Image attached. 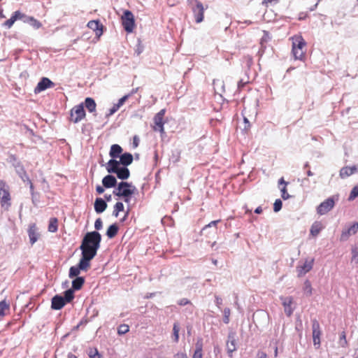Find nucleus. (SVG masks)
<instances>
[{
	"label": "nucleus",
	"instance_id": "37998d69",
	"mask_svg": "<svg viewBox=\"0 0 358 358\" xmlns=\"http://www.w3.org/2000/svg\"><path fill=\"white\" fill-rule=\"evenodd\" d=\"M338 344L342 348H345L348 345L345 333L344 331H343L340 336Z\"/></svg>",
	"mask_w": 358,
	"mask_h": 358
},
{
	"label": "nucleus",
	"instance_id": "6e6d98bb",
	"mask_svg": "<svg viewBox=\"0 0 358 358\" xmlns=\"http://www.w3.org/2000/svg\"><path fill=\"white\" fill-rule=\"evenodd\" d=\"M25 182H27V184L29 185L31 195L34 194V193H36L34 192V187L29 178H28V180H25Z\"/></svg>",
	"mask_w": 358,
	"mask_h": 358
},
{
	"label": "nucleus",
	"instance_id": "6e6552de",
	"mask_svg": "<svg viewBox=\"0 0 358 358\" xmlns=\"http://www.w3.org/2000/svg\"><path fill=\"white\" fill-rule=\"evenodd\" d=\"M85 115L83 103L76 105L71 110V120L78 123L85 118Z\"/></svg>",
	"mask_w": 358,
	"mask_h": 358
},
{
	"label": "nucleus",
	"instance_id": "ddd939ff",
	"mask_svg": "<svg viewBox=\"0 0 358 358\" xmlns=\"http://www.w3.org/2000/svg\"><path fill=\"white\" fill-rule=\"evenodd\" d=\"M314 259L306 260L301 266H296L298 277H302L313 268Z\"/></svg>",
	"mask_w": 358,
	"mask_h": 358
},
{
	"label": "nucleus",
	"instance_id": "f8f14e48",
	"mask_svg": "<svg viewBox=\"0 0 358 358\" xmlns=\"http://www.w3.org/2000/svg\"><path fill=\"white\" fill-rule=\"evenodd\" d=\"M55 86V83L51 81L49 78L43 77L41 79V80L37 84L36 87L34 89V92L36 94L40 93L48 88L53 87Z\"/></svg>",
	"mask_w": 358,
	"mask_h": 358
},
{
	"label": "nucleus",
	"instance_id": "4c0bfd02",
	"mask_svg": "<svg viewBox=\"0 0 358 358\" xmlns=\"http://www.w3.org/2000/svg\"><path fill=\"white\" fill-rule=\"evenodd\" d=\"M223 322L226 324L229 323L230 321V315H231V310L229 308H225L223 310Z\"/></svg>",
	"mask_w": 358,
	"mask_h": 358
},
{
	"label": "nucleus",
	"instance_id": "f3484780",
	"mask_svg": "<svg viewBox=\"0 0 358 358\" xmlns=\"http://www.w3.org/2000/svg\"><path fill=\"white\" fill-rule=\"evenodd\" d=\"M358 231V223L354 222L350 227L342 231L341 235V241H346L351 235L355 234Z\"/></svg>",
	"mask_w": 358,
	"mask_h": 358
},
{
	"label": "nucleus",
	"instance_id": "f704fd0d",
	"mask_svg": "<svg viewBox=\"0 0 358 358\" xmlns=\"http://www.w3.org/2000/svg\"><path fill=\"white\" fill-rule=\"evenodd\" d=\"M128 185H129V182H124V181L120 182L117 185V188L115 190H113V194H115V196H117L118 197H122V187H128Z\"/></svg>",
	"mask_w": 358,
	"mask_h": 358
},
{
	"label": "nucleus",
	"instance_id": "473e14b6",
	"mask_svg": "<svg viewBox=\"0 0 358 358\" xmlns=\"http://www.w3.org/2000/svg\"><path fill=\"white\" fill-rule=\"evenodd\" d=\"M85 283V278L83 277H77L72 281V289L79 290Z\"/></svg>",
	"mask_w": 358,
	"mask_h": 358
},
{
	"label": "nucleus",
	"instance_id": "ea45409f",
	"mask_svg": "<svg viewBox=\"0 0 358 358\" xmlns=\"http://www.w3.org/2000/svg\"><path fill=\"white\" fill-rule=\"evenodd\" d=\"M303 290H304L305 294H306L307 296H310V295L312 294V287H311V284H310V281H309V280H306L304 282Z\"/></svg>",
	"mask_w": 358,
	"mask_h": 358
},
{
	"label": "nucleus",
	"instance_id": "cd10ccee",
	"mask_svg": "<svg viewBox=\"0 0 358 358\" xmlns=\"http://www.w3.org/2000/svg\"><path fill=\"white\" fill-rule=\"evenodd\" d=\"M28 235L29 238V242L31 245H34L38 238V234L36 232L35 225L30 226L28 229Z\"/></svg>",
	"mask_w": 358,
	"mask_h": 358
},
{
	"label": "nucleus",
	"instance_id": "680f3d73",
	"mask_svg": "<svg viewBox=\"0 0 358 358\" xmlns=\"http://www.w3.org/2000/svg\"><path fill=\"white\" fill-rule=\"evenodd\" d=\"M257 358H267V355L264 352L259 351L257 355Z\"/></svg>",
	"mask_w": 358,
	"mask_h": 358
},
{
	"label": "nucleus",
	"instance_id": "0eeeda50",
	"mask_svg": "<svg viewBox=\"0 0 358 358\" xmlns=\"http://www.w3.org/2000/svg\"><path fill=\"white\" fill-rule=\"evenodd\" d=\"M10 196L8 186L3 180H0V201L2 207L10 206Z\"/></svg>",
	"mask_w": 358,
	"mask_h": 358
},
{
	"label": "nucleus",
	"instance_id": "423d86ee",
	"mask_svg": "<svg viewBox=\"0 0 358 358\" xmlns=\"http://www.w3.org/2000/svg\"><path fill=\"white\" fill-rule=\"evenodd\" d=\"M122 24L127 32L131 33L133 31L135 26V20L131 11L129 10H124L122 16Z\"/></svg>",
	"mask_w": 358,
	"mask_h": 358
},
{
	"label": "nucleus",
	"instance_id": "4468645a",
	"mask_svg": "<svg viewBox=\"0 0 358 358\" xmlns=\"http://www.w3.org/2000/svg\"><path fill=\"white\" fill-rule=\"evenodd\" d=\"M20 18L19 20H22L24 23H28L31 26H32L35 29H39L42 24L37 20H36L34 17L28 16L24 13H22L20 11Z\"/></svg>",
	"mask_w": 358,
	"mask_h": 358
},
{
	"label": "nucleus",
	"instance_id": "a19ab883",
	"mask_svg": "<svg viewBox=\"0 0 358 358\" xmlns=\"http://www.w3.org/2000/svg\"><path fill=\"white\" fill-rule=\"evenodd\" d=\"M129 331V327L127 324H120L117 328V334L119 335H124Z\"/></svg>",
	"mask_w": 358,
	"mask_h": 358
},
{
	"label": "nucleus",
	"instance_id": "412c9836",
	"mask_svg": "<svg viewBox=\"0 0 358 358\" xmlns=\"http://www.w3.org/2000/svg\"><path fill=\"white\" fill-rule=\"evenodd\" d=\"M102 184L106 188H112L117 185V180L114 176L108 174L102 179Z\"/></svg>",
	"mask_w": 358,
	"mask_h": 358
},
{
	"label": "nucleus",
	"instance_id": "dca6fc26",
	"mask_svg": "<svg viewBox=\"0 0 358 358\" xmlns=\"http://www.w3.org/2000/svg\"><path fill=\"white\" fill-rule=\"evenodd\" d=\"M280 300L282 301V306L284 307L285 314L289 317L293 313L294 309L292 308V297H284L280 296Z\"/></svg>",
	"mask_w": 358,
	"mask_h": 358
},
{
	"label": "nucleus",
	"instance_id": "bb28decb",
	"mask_svg": "<svg viewBox=\"0 0 358 358\" xmlns=\"http://www.w3.org/2000/svg\"><path fill=\"white\" fill-rule=\"evenodd\" d=\"M137 192L136 187L132 185V183L129 182L128 187H122V197H128L129 196H131Z\"/></svg>",
	"mask_w": 358,
	"mask_h": 358
},
{
	"label": "nucleus",
	"instance_id": "a211bd4d",
	"mask_svg": "<svg viewBox=\"0 0 358 358\" xmlns=\"http://www.w3.org/2000/svg\"><path fill=\"white\" fill-rule=\"evenodd\" d=\"M312 329H313V338L314 345L320 344V336L321 332H320V324L316 320H313Z\"/></svg>",
	"mask_w": 358,
	"mask_h": 358
},
{
	"label": "nucleus",
	"instance_id": "774afa93",
	"mask_svg": "<svg viewBox=\"0 0 358 358\" xmlns=\"http://www.w3.org/2000/svg\"><path fill=\"white\" fill-rule=\"evenodd\" d=\"M67 358H78L75 355L69 352L67 355Z\"/></svg>",
	"mask_w": 358,
	"mask_h": 358
},
{
	"label": "nucleus",
	"instance_id": "b1692460",
	"mask_svg": "<svg viewBox=\"0 0 358 358\" xmlns=\"http://www.w3.org/2000/svg\"><path fill=\"white\" fill-rule=\"evenodd\" d=\"M119 162L124 166H127L130 165L133 162V155L129 152H124L122 154L120 157Z\"/></svg>",
	"mask_w": 358,
	"mask_h": 358
},
{
	"label": "nucleus",
	"instance_id": "20e7f679",
	"mask_svg": "<svg viewBox=\"0 0 358 358\" xmlns=\"http://www.w3.org/2000/svg\"><path fill=\"white\" fill-rule=\"evenodd\" d=\"M306 45L305 41L302 37H298L292 43V54L295 59L302 60L304 57L303 48Z\"/></svg>",
	"mask_w": 358,
	"mask_h": 358
},
{
	"label": "nucleus",
	"instance_id": "9d476101",
	"mask_svg": "<svg viewBox=\"0 0 358 358\" xmlns=\"http://www.w3.org/2000/svg\"><path fill=\"white\" fill-rule=\"evenodd\" d=\"M166 110L165 109H162L159 110L154 117V123L155 125L153 127V129L155 131H159L161 134L164 133V117L165 115Z\"/></svg>",
	"mask_w": 358,
	"mask_h": 358
},
{
	"label": "nucleus",
	"instance_id": "052dcab7",
	"mask_svg": "<svg viewBox=\"0 0 358 358\" xmlns=\"http://www.w3.org/2000/svg\"><path fill=\"white\" fill-rule=\"evenodd\" d=\"M174 358H188L187 355L184 352H178L174 355Z\"/></svg>",
	"mask_w": 358,
	"mask_h": 358
},
{
	"label": "nucleus",
	"instance_id": "8fccbe9b",
	"mask_svg": "<svg viewBox=\"0 0 358 358\" xmlns=\"http://www.w3.org/2000/svg\"><path fill=\"white\" fill-rule=\"evenodd\" d=\"M130 94H126L118 100V102L115 103L117 107L120 108L124 103L129 99Z\"/></svg>",
	"mask_w": 358,
	"mask_h": 358
},
{
	"label": "nucleus",
	"instance_id": "72a5a7b5",
	"mask_svg": "<svg viewBox=\"0 0 358 358\" xmlns=\"http://www.w3.org/2000/svg\"><path fill=\"white\" fill-rule=\"evenodd\" d=\"M58 229V220L56 217H52L50 219L48 224V231L52 233H55Z\"/></svg>",
	"mask_w": 358,
	"mask_h": 358
},
{
	"label": "nucleus",
	"instance_id": "e433bc0d",
	"mask_svg": "<svg viewBox=\"0 0 358 358\" xmlns=\"http://www.w3.org/2000/svg\"><path fill=\"white\" fill-rule=\"evenodd\" d=\"M192 358H202V344L201 343L198 342L196 344V350Z\"/></svg>",
	"mask_w": 358,
	"mask_h": 358
},
{
	"label": "nucleus",
	"instance_id": "7ed1b4c3",
	"mask_svg": "<svg viewBox=\"0 0 358 358\" xmlns=\"http://www.w3.org/2000/svg\"><path fill=\"white\" fill-rule=\"evenodd\" d=\"M8 162L15 168V170L17 174L18 175V176L21 178V180L24 182H25V180H28L29 176L24 169V166L21 163V162L14 155H10L9 156Z\"/></svg>",
	"mask_w": 358,
	"mask_h": 358
},
{
	"label": "nucleus",
	"instance_id": "f257e3e1",
	"mask_svg": "<svg viewBox=\"0 0 358 358\" xmlns=\"http://www.w3.org/2000/svg\"><path fill=\"white\" fill-rule=\"evenodd\" d=\"M101 241V235L97 231L86 233L80 246L82 257L91 261L96 255Z\"/></svg>",
	"mask_w": 358,
	"mask_h": 358
},
{
	"label": "nucleus",
	"instance_id": "6ab92c4d",
	"mask_svg": "<svg viewBox=\"0 0 358 358\" xmlns=\"http://www.w3.org/2000/svg\"><path fill=\"white\" fill-rule=\"evenodd\" d=\"M87 27L95 31L97 36H100L103 34V25L99 20H90L87 23Z\"/></svg>",
	"mask_w": 358,
	"mask_h": 358
},
{
	"label": "nucleus",
	"instance_id": "5701e85b",
	"mask_svg": "<svg viewBox=\"0 0 358 358\" xmlns=\"http://www.w3.org/2000/svg\"><path fill=\"white\" fill-rule=\"evenodd\" d=\"M119 161L115 159H110L106 165V170L109 173H115L117 170L120 167Z\"/></svg>",
	"mask_w": 358,
	"mask_h": 358
},
{
	"label": "nucleus",
	"instance_id": "2eb2a0df",
	"mask_svg": "<svg viewBox=\"0 0 358 358\" xmlns=\"http://www.w3.org/2000/svg\"><path fill=\"white\" fill-rule=\"evenodd\" d=\"M227 351L229 357H233V352L236 350L235 334L229 333L227 341Z\"/></svg>",
	"mask_w": 358,
	"mask_h": 358
},
{
	"label": "nucleus",
	"instance_id": "bf43d9fd",
	"mask_svg": "<svg viewBox=\"0 0 358 358\" xmlns=\"http://www.w3.org/2000/svg\"><path fill=\"white\" fill-rule=\"evenodd\" d=\"M89 356L90 358H101V355H99L96 349H95L94 353L92 352H90Z\"/></svg>",
	"mask_w": 358,
	"mask_h": 358
},
{
	"label": "nucleus",
	"instance_id": "c03bdc74",
	"mask_svg": "<svg viewBox=\"0 0 358 358\" xmlns=\"http://www.w3.org/2000/svg\"><path fill=\"white\" fill-rule=\"evenodd\" d=\"M8 308L9 304L5 300L0 301V316H3L5 310L8 309Z\"/></svg>",
	"mask_w": 358,
	"mask_h": 358
},
{
	"label": "nucleus",
	"instance_id": "4be33fe9",
	"mask_svg": "<svg viewBox=\"0 0 358 358\" xmlns=\"http://www.w3.org/2000/svg\"><path fill=\"white\" fill-rule=\"evenodd\" d=\"M94 207L96 213H101L106 209L107 203L102 198L98 197L95 199Z\"/></svg>",
	"mask_w": 358,
	"mask_h": 358
},
{
	"label": "nucleus",
	"instance_id": "49530a36",
	"mask_svg": "<svg viewBox=\"0 0 358 358\" xmlns=\"http://www.w3.org/2000/svg\"><path fill=\"white\" fill-rule=\"evenodd\" d=\"M282 206V202L280 199H278L275 201L273 203V211L277 213L279 212Z\"/></svg>",
	"mask_w": 358,
	"mask_h": 358
},
{
	"label": "nucleus",
	"instance_id": "58836bf2",
	"mask_svg": "<svg viewBox=\"0 0 358 358\" xmlns=\"http://www.w3.org/2000/svg\"><path fill=\"white\" fill-rule=\"evenodd\" d=\"M358 196V185H355L351 190L348 201H353Z\"/></svg>",
	"mask_w": 358,
	"mask_h": 358
},
{
	"label": "nucleus",
	"instance_id": "3c124183",
	"mask_svg": "<svg viewBox=\"0 0 358 358\" xmlns=\"http://www.w3.org/2000/svg\"><path fill=\"white\" fill-rule=\"evenodd\" d=\"M119 107L117 106V105L115 103L112 108H110L108 110V113H106V117H109L112 115H113L115 112H117L119 110Z\"/></svg>",
	"mask_w": 358,
	"mask_h": 358
},
{
	"label": "nucleus",
	"instance_id": "c85d7f7f",
	"mask_svg": "<svg viewBox=\"0 0 358 358\" xmlns=\"http://www.w3.org/2000/svg\"><path fill=\"white\" fill-rule=\"evenodd\" d=\"M20 10H17V11H15L10 19H8V20H6V22H4V23L3 24V25L4 27H6L7 29H10L12 27V26L13 25V24L15 23V21L17 20H19V18H20Z\"/></svg>",
	"mask_w": 358,
	"mask_h": 358
},
{
	"label": "nucleus",
	"instance_id": "e2e57ef3",
	"mask_svg": "<svg viewBox=\"0 0 358 358\" xmlns=\"http://www.w3.org/2000/svg\"><path fill=\"white\" fill-rule=\"evenodd\" d=\"M278 1L279 0H263L262 4L267 7L268 3H271L273 1L278 2Z\"/></svg>",
	"mask_w": 358,
	"mask_h": 358
},
{
	"label": "nucleus",
	"instance_id": "13d9d810",
	"mask_svg": "<svg viewBox=\"0 0 358 358\" xmlns=\"http://www.w3.org/2000/svg\"><path fill=\"white\" fill-rule=\"evenodd\" d=\"M38 193H34V194H32L31 195V200H32V203L34 206H37L38 204Z\"/></svg>",
	"mask_w": 358,
	"mask_h": 358
},
{
	"label": "nucleus",
	"instance_id": "2f4dec72",
	"mask_svg": "<svg viewBox=\"0 0 358 358\" xmlns=\"http://www.w3.org/2000/svg\"><path fill=\"white\" fill-rule=\"evenodd\" d=\"M119 230V227L116 223H114L109 226L106 231V236L108 237V238H114Z\"/></svg>",
	"mask_w": 358,
	"mask_h": 358
},
{
	"label": "nucleus",
	"instance_id": "79ce46f5",
	"mask_svg": "<svg viewBox=\"0 0 358 358\" xmlns=\"http://www.w3.org/2000/svg\"><path fill=\"white\" fill-rule=\"evenodd\" d=\"M179 331H180V327L178 323H174L173 327V333L174 336V341L176 342L178 341L179 339Z\"/></svg>",
	"mask_w": 358,
	"mask_h": 358
},
{
	"label": "nucleus",
	"instance_id": "de8ad7c7",
	"mask_svg": "<svg viewBox=\"0 0 358 358\" xmlns=\"http://www.w3.org/2000/svg\"><path fill=\"white\" fill-rule=\"evenodd\" d=\"M220 222V220H214L210 222L209 224H206L202 229L203 231H206L208 228L214 227L215 230H216V225L217 223Z\"/></svg>",
	"mask_w": 358,
	"mask_h": 358
},
{
	"label": "nucleus",
	"instance_id": "338daca9",
	"mask_svg": "<svg viewBox=\"0 0 358 358\" xmlns=\"http://www.w3.org/2000/svg\"><path fill=\"white\" fill-rule=\"evenodd\" d=\"M278 184L279 185H284L286 187V185L288 184V182H285L283 178H281L278 180Z\"/></svg>",
	"mask_w": 358,
	"mask_h": 358
},
{
	"label": "nucleus",
	"instance_id": "aec40b11",
	"mask_svg": "<svg viewBox=\"0 0 358 358\" xmlns=\"http://www.w3.org/2000/svg\"><path fill=\"white\" fill-rule=\"evenodd\" d=\"M357 171V167L354 165L352 166H344L340 170L339 176L341 178H348Z\"/></svg>",
	"mask_w": 358,
	"mask_h": 358
},
{
	"label": "nucleus",
	"instance_id": "5fc2aeb1",
	"mask_svg": "<svg viewBox=\"0 0 358 358\" xmlns=\"http://www.w3.org/2000/svg\"><path fill=\"white\" fill-rule=\"evenodd\" d=\"M114 209L119 212L123 211L124 210L123 203L120 201L117 202L114 206Z\"/></svg>",
	"mask_w": 358,
	"mask_h": 358
},
{
	"label": "nucleus",
	"instance_id": "a18cd8bd",
	"mask_svg": "<svg viewBox=\"0 0 358 358\" xmlns=\"http://www.w3.org/2000/svg\"><path fill=\"white\" fill-rule=\"evenodd\" d=\"M352 263H355L356 264H358V249L357 248H354L352 249Z\"/></svg>",
	"mask_w": 358,
	"mask_h": 358
},
{
	"label": "nucleus",
	"instance_id": "f03ea898",
	"mask_svg": "<svg viewBox=\"0 0 358 358\" xmlns=\"http://www.w3.org/2000/svg\"><path fill=\"white\" fill-rule=\"evenodd\" d=\"M74 299L73 290L69 289L64 292V296L56 294L52 298L51 308L53 310H60L66 303H70Z\"/></svg>",
	"mask_w": 358,
	"mask_h": 358
},
{
	"label": "nucleus",
	"instance_id": "393cba45",
	"mask_svg": "<svg viewBox=\"0 0 358 358\" xmlns=\"http://www.w3.org/2000/svg\"><path fill=\"white\" fill-rule=\"evenodd\" d=\"M117 175V177L120 180H126L129 178L130 176V171L127 166H120L117 172L115 173Z\"/></svg>",
	"mask_w": 358,
	"mask_h": 358
},
{
	"label": "nucleus",
	"instance_id": "0e129e2a",
	"mask_svg": "<svg viewBox=\"0 0 358 358\" xmlns=\"http://www.w3.org/2000/svg\"><path fill=\"white\" fill-rule=\"evenodd\" d=\"M96 191L97 192L98 194H102L104 192V189L101 185H97L96 187Z\"/></svg>",
	"mask_w": 358,
	"mask_h": 358
},
{
	"label": "nucleus",
	"instance_id": "c756f323",
	"mask_svg": "<svg viewBox=\"0 0 358 358\" xmlns=\"http://www.w3.org/2000/svg\"><path fill=\"white\" fill-rule=\"evenodd\" d=\"M83 105L84 107H85L90 113L95 112L96 104L95 101L92 98L87 97L85 99Z\"/></svg>",
	"mask_w": 358,
	"mask_h": 358
},
{
	"label": "nucleus",
	"instance_id": "39448f33",
	"mask_svg": "<svg viewBox=\"0 0 358 358\" xmlns=\"http://www.w3.org/2000/svg\"><path fill=\"white\" fill-rule=\"evenodd\" d=\"M90 265V261L82 257L77 266H71L69 269V276L70 278L79 277L80 271H86Z\"/></svg>",
	"mask_w": 358,
	"mask_h": 358
},
{
	"label": "nucleus",
	"instance_id": "c9c22d12",
	"mask_svg": "<svg viewBox=\"0 0 358 358\" xmlns=\"http://www.w3.org/2000/svg\"><path fill=\"white\" fill-rule=\"evenodd\" d=\"M178 304L180 306H189V313H192V312L194 309V305L192 303V302L189 299H187L186 298H182V299H180L178 301Z\"/></svg>",
	"mask_w": 358,
	"mask_h": 358
},
{
	"label": "nucleus",
	"instance_id": "09e8293b",
	"mask_svg": "<svg viewBox=\"0 0 358 358\" xmlns=\"http://www.w3.org/2000/svg\"><path fill=\"white\" fill-rule=\"evenodd\" d=\"M280 192H281V197L282 198V199L287 200L291 197V196L287 193L285 186H284L283 187H282L280 189Z\"/></svg>",
	"mask_w": 358,
	"mask_h": 358
},
{
	"label": "nucleus",
	"instance_id": "603ef678",
	"mask_svg": "<svg viewBox=\"0 0 358 358\" xmlns=\"http://www.w3.org/2000/svg\"><path fill=\"white\" fill-rule=\"evenodd\" d=\"M103 227V222L101 218H97L94 222V228L96 230H100Z\"/></svg>",
	"mask_w": 358,
	"mask_h": 358
},
{
	"label": "nucleus",
	"instance_id": "69168bd1",
	"mask_svg": "<svg viewBox=\"0 0 358 358\" xmlns=\"http://www.w3.org/2000/svg\"><path fill=\"white\" fill-rule=\"evenodd\" d=\"M129 211H128V210H127V212L125 213L124 216L120 219V222H124L127 220V218L129 215Z\"/></svg>",
	"mask_w": 358,
	"mask_h": 358
},
{
	"label": "nucleus",
	"instance_id": "9b49d317",
	"mask_svg": "<svg viewBox=\"0 0 358 358\" xmlns=\"http://www.w3.org/2000/svg\"><path fill=\"white\" fill-rule=\"evenodd\" d=\"M195 3L192 8V12L196 23H200L203 20L204 8L203 3L198 0H192Z\"/></svg>",
	"mask_w": 358,
	"mask_h": 358
},
{
	"label": "nucleus",
	"instance_id": "1a4fd4ad",
	"mask_svg": "<svg viewBox=\"0 0 358 358\" xmlns=\"http://www.w3.org/2000/svg\"><path fill=\"white\" fill-rule=\"evenodd\" d=\"M335 206L334 197H329L317 207V213L323 215L329 213Z\"/></svg>",
	"mask_w": 358,
	"mask_h": 358
},
{
	"label": "nucleus",
	"instance_id": "7c9ffc66",
	"mask_svg": "<svg viewBox=\"0 0 358 358\" xmlns=\"http://www.w3.org/2000/svg\"><path fill=\"white\" fill-rule=\"evenodd\" d=\"M323 229L322 224L320 222H315L310 227V234L313 236H317Z\"/></svg>",
	"mask_w": 358,
	"mask_h": 358
},
{
	"label": "nucleus",
	"instance_id": "a878e982",
	"mask_svg": "<svg viewBox=\"0 0 358 358\" xmlns=\"http://www.w3.org/2000/svg\"><path fill=\"white\" fill-rule=\"evenodd\" d=\"M122 148L117 144H113L110 147L109 155L113 159L119 157L122 154Z\"/></svg>",
	"mask_w": 358,
	"mask_h": 358
},
{
	"label": "nucleus",
	"instance_id": "864d4df0",
	"mask_svg": "<svg viewBox=\"0 0 358 358\" xmlns=\"http://www.w3.org/2000/svg\"><path fill=\"white\" fill-rule=\"evenodd\" d=\"M222 301V299L220 296L215 295V303L218 308H220Z\"/></svg>",
	"mask_w": 358,
	"mask_h": 358
},
{
	"label": "nucleus",
	"instance_id": "4d7b16f0",
	"mask_svg": "<svg viewBox=\"0 0 358 358\" xmlns=\"http://www.w3.org/2000/svg\"><path fill=\"white\" fill-rule=\"evenodd\" d=\"M123 199H124V201L127 203L128 211H130V210L131 209V205L130 203L131 199V196H129L128 197H123Z\"/></svg>",
	"mask_w": 358,
	"mask_h": 358
}]
</instances>
